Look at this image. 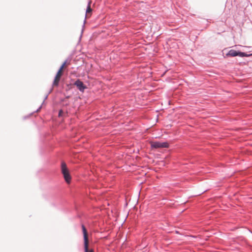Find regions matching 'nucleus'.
Instances as JSON below:
<instances>
[{
    "label": "nucleus",
    "mask_w": 252,
    "mask_h": 252,
    "mask_svg": "<svg viewBox=\"0 0 252 252\" xmlns=\"http://www.w3.org/2000/svg\"><path fill=\"white\" fill-rule=\"evenodd\" d=\"M65 67L63 66V65H62L60 67L59 70H58V73H60V74H61L63 75V69Z\"/></svg>",
    "instance_id": "nucleus-10"
},
{
    "label": "nucleus",
    "mask_w": 252,
    "mask_h": 252,
    "mask_svg": "<svg viewBox=\"0 0 252 252\" xmlns=\"http://www.w3.org/2000/svg\"><path fill=\"white\" fill-rule=\"evenodd\" d=\"M82 228L84 240L85 252H94L93 249H89V239L88 232L86 228H85L84 225H82Z\"/></svg>",
    "instance_id": "nucleus-2"
},
{
    "label": "nucleus",
    "mask_w": 252,
    "mask_h": 252,
    "mask_svg": "<svg viewBox=\"0 0 252 252\" xmlns=\"http://www.w3.org/2000/svg\"><path fill=\"white\" fill-rule=\"evenodd\" d=\"M91 1H90L88 3V7H87V8L86 10V17H90L91 15V12H92V9L91 7Z\"/></svg>",
    "instance_id": "nucleus-7"
},
{
    "label": "nucleus",
    "mask_w": 252,
    "mask_h": 252,
    "mask_svg": "<svg viewBox=\"0 0 252 252\" xmlns=\"http://www.w3.org/2000/svg\"><path fill=\"white\" fill-rule=\"evenodd\" d=\"M151 147L154 148H168L169 144L167 142H152Z\"/></svg>",
    "instance_id": "nucleus-4"
},
{
    "label": "nucleus",
    "mask_w": 252,
    "mask_h": 252,
    "mask_svg": "<svg viewBox=\"0 0 252 252\" xmlns=\"http://www.w3.org/2000/svg\"><path fill=\"white\" fill-rule=\"evenodd\" d=\"M227 57H235L239 56L240 57H247L248 55L246 53L244 52H238L234 50H230L226 54Z\"/></svg>",
    "instance_id": "nucleus-3"
},
{
    "label": "nucleus",
    "mask_w": 252,
    "mask_h": 252,
    "mask_svg": "<svg viewBox=\"0 0 252 252\" xmlns=\"http://www.w3.org/2000/svg\"><path fill=\"white\" fill-rule=\"evenodd\" d=\"M65 67L63 66V65H62L60 67L59 70H58V73H60V74H61L63 75V69Z\"/></svg>",
    "instance_id": "nucleus-9"
},
{
    "label": "nucleus",
    "mask_w": 252,
    "mask_h": 252,
    "mask_svg": "<svg viewBox=\"0 0 252 252\" xmlns=\"http://www.w3.org/2000/svg\"><path fill=\"white\" fill-rule=\"evenodd\" d=\"M61 172L63 174L65 182L69 184L71 182V177L69 174V170L67 167L66 164L64 162H62L61 164Z\"/></svg>",
    "instance_id": "nucleus-1"
},
{
    "label": "nucleus",
    "mask_w": 252,
    "mask_h": 252,
    "mask_svg": "<svg viewBox=\"0 0 252 252\" xmlns=\"http://www.w3.org/2000/svg\"><path fill=\"white\" fill-rule=\"evenodd\" d=\"M62 112V111H60V112H59V116H61V113Z\"/></svg>",
    "instance_id": "nucleus-12"
},
{
    "label": "nucleus",
    "mask_w": 252,
    "mask_h": 252,
    "mask_svg": "<svg viewBox=\"0 0 252 252\" xmlns=\"http://www.w3.org/2000/svg\"><path fill=\"white\" fill-rule=\"evenodd\" d=\"M66 62H64L63 64H62V65H63V66H64L65 67L66 66Z\"/></svg>",
    "instance_id": "nucleus-11"
},
{
    "label": "nucleus",
    "mask_w": 252,
    "mask_h": 252,
    "mask_svg": "<svg viewBox=\"0 0 252 252\" xmlns=\"http://www.w3.org/2000/svg\"><path fill=\"white\" fill-rule=\"evenodd\" d=\"M74 85L82 92H84L85 89L87 88L86 86H85L83 83L79 79H78L75 82Z\"/></svg>",
    "instance_id": "nucleus-5"
},
{
    "label": "nucleus",
    "mask_w": 252,
    "mask_h": 252,
    "mask_svg": "<svg viewBox=\"0 0 252 252\" xmlns=\"http://www.w3.org/2000/svg\"><path fill=\"white\" fill-rule=\"evenodd\" d=\"M65 67L63 66V65H62L60 67L59 70H58V73H60V74H61L63 75V69Z\"/></svg>",
    "instance_id": "nucleus-8"
},
{
    "label": "nucleus",
    "mask_w": 252,
    "mask_h": 252,
    "mask_svg": "<svg viewBox=\"0 0 252 252\" xmlns=\"http://www.w3.org/2000/svg\"><path fill=\"white\" fill-rule=\"evenodd\" d=\"M62 76V74H60L57 72V73L55 77L53 83V86L54 87L58 86L59 85V82H60V79H61Z\"/></svg>",
    "instance_id": "nucleus-6"
}]
</instances>
